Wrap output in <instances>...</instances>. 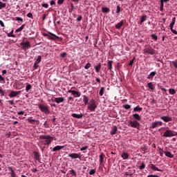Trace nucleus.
<instances>
[{
	"label": "nucleus",
	"instance_id": "f257e3e1",
	"mask_svg": "<svg viewBox=\"0 0 177 177\" xmlns=\"http://www.w3.org/2000/svg\"><path fill=\"white\" fill-rule=\"evenodd\" d=\"M39 139L40 140V143L43 145V146H49V145L52 143L54 138L50 135H41L39 137Z\"/></svg>",
	"mask_w": 177,
	"mask_h": 177
},
{
	"label": "nucleus",
	"instance_id": "f03ea898",
	"mask_svg": "<svg viewBox=\"0 0 177 177\" xmlns=\"http://www.w3.org/2000/svg\"><path fill=\"white\" fill-rule=\"evenodd\" d=\"M164 138H172L173 136H177V132L174 130L167 129L163 133Z\"/></svg>",
	"mask_w": 177,
	"mask_h": 177
},
{
	"label": "nucleus",
	"instance_id": "7ed1b4c3",
	"mask_svg": "<svg viewBox=\"0 0 177 177\" xmlns=\"http://www.w3.org/2000/svg\"><path fill=\"white\" fill-rule=\"evenodd\" d=\"M38 107H39L40 111H41V113H44V114H46V115L50 113V111L49 110V107H48L47 105H44L42 104H39Z\"/></svg>",
	"mask_w": 177,
	"mask_h": 177
},
{
	"label": "nucleus",
	"instance_id": "20e7f679",
	"mask_svg": "<svg viewBox=\"0 0 177 177\" xmlns=\"http://www.w3.org/2000/svg\"><path fill=\"white\" fill-rule=\"evenodd\" d=\"M48 36H47V39H51L52 41H55V39H59V41H62L63 39H62V37H59L58 36H57L56 35L50 32H48Z\"/></svg>",
	"mask_w": 177,
	"mask_h": 177
},
{
	"label": "nucleus",
	"instance_id": "39448f33",
	"mask_svg": "<svg viewBox=\"0 0 177 177\" xmlns=\"http://www.w3.org/2000/svg\"><path fill=\"white\" fill-rule=\"evenodd\" d=\"M144 53H148V55H156V50L151 47H147L143 50Z\"/></svg>",
	"mask_w": 177,
	"mask_h": 177
},
{
	"label": "nucleus",
	"instance_id": "423d86ee",
	"mask_svg": "<svg viewBox=\"0 0 177 177\" xmlns=\"http://www.w3.org/2000/svg\"><path fill=\"white\" fill-rule=\"evenodd\" d=\"M129 124L131 127V128H136L137 129H139L140 127V124L136 120L129 121Z\"/></svg>",
	"mask_w": 177,
	"mask_h": 177
},
{
	"label": "nucleus",
	"instance_id": "0eeeda50",
	"mask_svg": "<svg viewBox=\"0 0 177 177\" xmlns=\"http://www.w3.org/2000/svg\"><path fill=\"white\" fill-rule=\"evenodd\" d=\"M87 110H88L89 111L93 112L95 111L96 109H97V104H87Z\"/></svg>",
	"mask_w": 177,
	"mask_h": 177
},
{
	"label": "nucleus",
	"instance_id": "6e6552de",
	"mask_svg": "<svg viewBox=\"0 0 177 177\" xmlns=\"http://www.w3.org/2000/svg\"><path fill=\"white\" fill-rule=\"evenodd\" d=\"M20 45H21L22 46V49L24 50H26V49H29V48H31V45L30 44V41H22L21 42Z\"/></svg>",
	"mask_w": 177,
	"mask_h": 177
},
{
	"label": "nucleus",
	"instance_id": "1a4fd4ad",
	"mask_svg": "<svg viewBox=\"0 0 177 177\" xmlns=\"http://www.w3.org/2000/svg\"><path fill=\"white\" fill-rule=\"evenodd\" d=\"M158 125L160 127H161L162 125V122H161V121L153 122L151 123V126L150 127V128L151 129H154V128H157V127H158Z\"/></svg>",
	"mask_w": 177,
	"mask_h": 177
},
{
	"label": "nucleus",
	"instance_id": "9d476101",
	"mask_svg": "<svg viewBox=\"0 0 177 177\" xmlns=\"http://www.w3.org/2000/svg\"><path fill=\"white\" fill-rule=\"evenodd\" d=\"M68 93H72V95L74 96V97H80L81 96V92L75 91L73 90H68Z\"/></svg>",
	"mask_w": 177,
	"mask_h": 177
},
{
	"label": "nucleus",
	"instance_id": "9b49d317",
	"mask_svg": "<svg viewBox=\"0 0 177 177\" xmlns=\"http://www.w3.org/2000/svg\"><path fill=\"white\" fill-rule=\"evenodd\" d=\"M68 157L72 158V160H75V159H77V158H81V156H80V154L75 153H69Z\"/></svg>",
	"mask_w": 177,
	"mask_h": 177
},
{
	"label": "nucleus",
	"instance_id": "f8f14e48",
	"mask_svg": "<svg viewBox=\"0 0 177 177\" xmlns=\"http://www.w3.org/2000/svg\"><path fill=\"white\" fill-rule=\"evenodd\" d=\"M21 93V91H12L10 93L9 96H10V97H16V96H17V95H20Z\"/></svg>",
	"mask_w": 177,
	"mask_h": 177
},
{
	"label": "nucleus",
	"instance_id": "ddd939ff",
	"mask_svg": "<svg viewBox=\"0 0 177 177\" xmlns=\"http://www.w3.org/2000/svg\"><path fill=\"white\" fill-rule=\"evenodd\" d=\"M53 102H55V103H63L64 102V97H54Z\"/></svg>",
	"mask_w": 177,
	"mask_h": 177
},
{
	"label": "nucleus",
	"instance_id": "4468645a",
	"mask_svg": "<svg viewBox=\"0 0 177 177\" xmlns=\"http://www.w3.org/2000/svg\"><path fill=\"white\" fill-rule=\"evenodd\" d=\"M160 118L164 121L165 122H169V121H172V118L169 116H162Z\"/></svg>",
	"mask_w": 177,
	"mask_h": 177
},
{
	"label": "nucleus",
	"instance_id": "2eb2a0df",
	"mask_svg": "<svg viewBox=\"0 0 177 177\" xmlns=\"http://www.w3.org/2000/svg\"><path fill=\"white\" fill-rule=\"evenodd\" d=\"M64 147H66V145H57L53 149V151H59V150H62V149H64Z\"/></svg>",
	"mask_w": 177,
	"mask_h": 177
},
{
	"label": "nucleus",
	"instance_id": "dca6fc26",
	"mask_svg": "<svg viewBox=\"0 0 177 177\" xmlns=\"http://www.w3.org/2000/svg\"><path fill=\"white\" fill-rule=\"evenodd\" d=\"M156 74H157V72H156V71L151 72L149 75L147 77V80H153V78H154V77Z\"/></svg>",
	"mask_w": 177,
	"mask_h": 177
},
{
	"label": "nucleus",
	"instance_id": "f3484780",
	"mask_svg": "<svg viewBox=\"0 0 177 177\" xmlns=\"http://www.w3.org/2000/svg\"><path fill=\"white\" fill-rule=\"evenodd\" d=\"M151 169L152 171H158V172H161L162 170L158 169L154 164H151Z\"/></svg>",
	"mask_w": 177,
	"mask_h": 177
},
{
	"label": "nucleus",
	"instance_id": "a211bd4d",
	"mask_svg": "<svg viewBox=\"0 0 177 177\" xmlns=\"http://www.w3.org/2000/svg\"><path fill=\"white\" fill-rule=\"evenodd\" d=\"M72 117H73V118H82V117H84V114L80 113V114H77V113H73L72 114Z\"/></svg>",
	"mask_w": 177,
	"mask_h": 177
},
{
	"label": "nucleus",
	"instance_id": "6ab92c4d",
	"mask_svg": "<svg viewBox=\"0 0 177 177\" xmlns=\"http://www.w3.org/2000/svg\"><path fill=\"white\" fill-rule=\"evenodd\" d=\"M117 131H118L117 126H114L112 128V130L111 131L110 134L112 136L115 135L117 133Z\"/></svg>",
	"mask_w": 177,
	"mask_h": 177
},
{
	"label": "nucleus",
	"instance_id": "aec40b11",
	"mask_svg": "<svg viewBox=\"0 0 177 177\" xmlns=\"http://www.w3.org/2000/svg\"><path fill=\"white\" fill-rule=\"evenodd\" d=\"M147 20V15H142L141 17L140 21V24L142 25V24L145 23Z\"/></svg>",
	"mask_w": 177,
	"mask_h": 177
},
{
	"label": "nucleus",
	"instance_id": "412c9836",
	"mask_svg": "<svg viewBox=\"0 0 177 177\" xmlns=\"http://www.w3.org/2000/svg\"><path fill=\"white\" fill-rule=\"evenodd\" d=\"M121 157L123 158V160H128L129 154L127 152H124L121 154Z\"/></svg>",
	"mask_w": 177,
	"mask_h": 177
},
{
	"label": "nucleus",
	"instance_id": "4be33fe9",
	"mask_svg": "<svg viewBox=\"0 0 177 177\" xmlns=\"http://www.w3.org/2000/svg\"><path fill=\"white\" fill-rule=\"evenodd\" d=\"M94 68L96 73H99V71H100V69L102 68V64L99 63L97 66H94Z\"/></svg>",
	"mask_w": 177,
	"mask_h": 177
},
{
	"label": "nucleus",
	"instance_id": "5701e85b",
	"mask_svg": "<svg viewBox=\"0 0 177 177\" xmlns=\"http://www.w3.org/2000/svg\"><path fill=\"white\" fill-rule=\"evenodd\" d=\"M147 88L149 89H151V91H154V84H153V82H149L147 84Z\"/></svg>",
	"mask_w": 177,
	"mask_h": 177
},
{
	"label": "nucleus",
	"instance_id": "b1692460",
	"mask_svg": "<svg viewBox=\"0 0 177 177\" xmlns=\"http://www.w3.org/2000/svg\"><path fill=\"white\" fill-rule=\"evenodd\" d=\"M133 118H134V120H136V121H140V120L142 119L140 118V115H139V114L138 113L133 114Z\"/></svg>",
	"mask_w": 177,
	"mask_h": 177
},
{
	"label": "nucleus",
	"instance_id": "393cba45",
	"mask_svg": "<svg viewBox=\"0 0 177 177\" xmlns=\"http://www.w3.org/2000/svg\"><path fill=\"white\" fill-rule=\"evenodd\" d=\"M122 26H124V21H120L115 25V28L119 30V28H120Z\"/></svg>",
	"mask_w": 177,
	"mask_h": 177
},
{
	"label": "nucleus",
	"instance_id": "a878e982",
	"mask_svg": "<svg viewBox=\"0 0 177 177\" xmlns=\"http://www.w3.org/2000/svg\"><path fill=\"white\" fill-rule=\"evenodd\" d=\"M83 102L86 105L89 104V99L86 95H83Z\"/></svg>",
	"mask_w": 177,
	"mask_h": 177
},
{
	"label": "nucleus",
	"instance_id": "bb28decb",
	"mask_svg": "<svg viewBox=\"0 0 177 177\" xmlns=\"http://www.w3.org/2000/svg\"><path fill=\"white\" fill-rule=\"evenodd\" d=\"M33 154L35 160H37V161H39V153H38L37 151H34Z\"/></svg>",
	"mask_w": 177,
	"mask_h": 177
},
{
	"label": "nucleus",
	"instance_id": "cd10ccee",
	"mask_svg": "<svg viewBox=\"0 0 177 177\" xmlns=\"http://www.w3.org/2000/svg\"><path fill=\"white\" fill-rule=\"evenodd\" d=\"M142 110H143V108H142L139 105H138L137 106L134 107V109L133 110V113L136 112V111H142Z\"/></svg>",
	"mask_w": 177,
	"mask_h": 177
},
{
	"label": "nucleus",
	"instance_id": "c85d7f7f",
	"mask_svg": "<svg viewBox=\"0 0 177 177\" xmlns=\"http://www.w3.org/2000/svg\"><path fill=\"white\" fill-rule=\"evenodd\" d=\"M102 13H109V12H110V8H109L107 7H103L102 8Z\"/></svg>",
	"mask_w": 177,
	"mask_h": 177
},
{
	"label": "nucleus",
	"instance_id": "c756f323",
	"mask_svg": "<svg viewBox=\"0 0 177 177\" xmlns=\"http://www.w3.org/2000/svg\"><path fill=\"white\" fill-rule=\"evenodd\" d=\"M24 27H26L25 24L21 25L18 29L15 30V32H20V31H23Z\"/></svg>",
	"mask_w": 177,
	"mask_h": 177
},
{
	"label": "nucleus",
	"instance_id": "7c9ffc66",
	"mask_svg": "<svg viewBox=\"0 0 177 177\" xmlns=\"http://www.w3.org/2000/svg\"><path fill=\"white\" fill-rule=\"evenodd\" d=\"M165 154L166 157H169V158H174V155L171 153L169 151H165Z\"/></svg>",
	"mask_w": 177,
	"mask_h": 177
},
{
	"label": "nucleus",
	"instance_id": "2f4dec72",
	"mask_svg": "<svg viewBox=\"0 0 177 177\" xmlns=\"http://www.w3.org/2000/svg\"><path fill=\"white\" fill-rule=\"evenodd\" d=\"M30 89H32V86L30 84H27V85L26 86V91L30 92Z\"/></svg>",
	"mask_w": 177,
	"mask_h": 177
},
{
	"label": "nucleus",
	"instance_id": "473e14b6",
	"mask_svg": "<svg viewBox=\"0 0 177 177\" xmlns=\"http://www.w3.org/2000/svg\"><path fill=\"white\" fill-rule=\"evenodd\" d=\"M104 157H106V156L103 153H102L100 155V164H102L103 162V160H104Z\"/></svg>",
	"mask_w": 177,
	"mask_h": 177
},
{
	"label": "nucleus",
	"instance_id": "72a5a7b5",
	"mask_svg": "<svg viewBox=\"0 0 177 177\" xmlns=\"http://www.w3.org/2000/svg\"><path fill=\"white\" fill-rule=\"evenodd\" d=\"M107 66H108V70H111V68H113V61H109Z\"/></svg>",
	"mask_w": 177,
	"mask_h": 177
},
{
	"label": "nucleus",
	"instance_id": "f704fd0d",
	"mask_svg": "<svg viewBox=\"0 0 177 177\" xmlns=\"http://www.w3.org/2000/svg\"><path fill=\"white\" fill-rule=\"evenodd\" d=\"M41 59H42V57H41V55H38L35 63H36V64H39V62H41Z\"/></svg>",
	"mask_w": 177,
	"mask_h": 177
},
{
	"label": "nucleus",
	"instance_id": "c9c22d12",
	"mask_svg": "<svg viewBox=\"0 0 177 177\" xmlns=\"http://www.w3.org/2000/svg\"><path fill=\"white\" fill-rule=\"evenodd\" d=\"M103 93H104V87H101L99 92L100 96H103Z\"/></svg>",
	"mask_w": 177,
	"mask_h": 177
},
{
	"label": "nucleus",
	"instance_id": "e433bc0d",
	"mask_svg": "<svg viewBox=\"0 0 177 177\" xmlns=\"http://www.w3.org/2000/svg\"><path fill=\"white\" fill-rule=\"evenodd\" d=\"M28 122H30V124H32V122H38V120L35 119H31V118H28Z\"/></svg>",
	"mask_w": 177,
	"mask_h": 177
},
{
	"label": "nucleus",
	"instance_id": "4c0bfd02",
	"mask_svg": "<svg viewBox=\"0 0 177 177\" xmlns=\"http://www.w3.org/2000/svg\"><path fill=\"white\" fill-rule=\"evenodd\" d=\"M169 93H170V95H175V93H176V91H175V89L174 88H169Z\"/></svg>",
	"mask_w": 177,
	"mask_h": 177
},
{
	"label": "nucleus",
	"instance_id": "58836bf2",
	"mask_svg": "<svg viewBox=\"0 0 177 177\" xmlns=\"http://www.w3.org/2000/svg\"><path fill=\"white\" fill-rule=\"evenodd\" d=\"M3 8H6V3L0 1V10L1 9H3Z\"/></svg>",
	"mask_w": 177,
	"mask_h": 177
},
{
	"label": "nucleus",
	"instance_id": "ea45409f",
	"mask_svg": "<svg viewBox=\"0 0 177 177\" xmlns=\"http://www.w3.org/2000/svg\"><path fill=\"white\" fill-rule=\"evenodd\" d=\"M151 38H152V39H153V41H157V39H158V37H157V35L152 34L151 35Z\"/></svg>",
	"mask_w": 177,
	"mask_h": 177
},
{
	"label": "nucleus",
	"instance_id": "a19ab883",
	"mask_svg": "<svg viewBox=\"0 0 177 177\" xmlns=\"http://www.w3.org/2000/svg\"><path fill=\"white\" fill-rule=\"evenodd\" d=\"M145 168H146V165L145 163H142L140 166H139V169H140L141 171L142 169H145Z\"/></svg>",
	"mask_w": 177,
	"mask_h": 177
},
{
	"label": "nucleus",
	"instance_id": "79ce46f5",
	"mask_svg": "<svg viewBox=\"0 0 177 177\" xmlns=\"http://www.w3.org/2000/svg\"><path fill=\"white\" fill-rule=\"evenodd\" d=\"M96 174V169H93L89 171V175H95Z\"/></svg>",
	"mask_w": 177,
	"mask_h": 177
},
{
	"label": "nucleus",
	"instance_id": "37998d69",
	"mask_svg": "<svg viewBox=\"0 0 177 177\" xmlns=\"http://www.w3.org/2000/svg\"><path fill=\"white\" fill-rule=\"evenodd\" d=\"M171 64L174 65V68H177V59L174 60V61H172L171 62Z\"/></svg>",
	"mask_w": 177,
	"mask_h": 177
},
{
	"label": "nucleus",
	"instance_id": "c03bdc74",
	"mask_svg": "<svg viewBox=\"0 0 177 177\" xmlns=\"http://www.w3.org/2000/svg\"><path fill=\"white\" fill-rule=\"evenodd\" d=\"M8 37H12V38H15L16 36L13 35V30H12L10 33H8Z\"/></svg>",
	"mask_w": 177,
	"mask_h": 177
},
{
	"label": "nucleus",
	"instance_id": "a18cd8bd",
	"mask_svg": "<svg viewBox=\"0 0 177 177\" xmlns=\"http://www.w3.org/2000/svg\"><path fill=\"white\" fill-rule=\"evenodd\" d=\"M70 174H72L73 176H77V173L75 172V170H74V169L70 170Z\"/></svg>",
	"mask_w": 177,
	"mask_h": 177
},
{
	"label": "nucleus",
	"instance_id": "49530a36",
	"mask_svg": "<svg viewBox=\"0 0 177 177\" xmlns=\"http://www.w3.org/2000/svg\"><path fill=\"white\" fill-rule=\"evenodd\" d=\"M121 12V6H117V8H116V13L118 14Z\"/></svg>",
	"mask_w": 177,
	"mask_h": 177
},
{
	"label": "nucleus",
	"instance_id": "de8ad7c7",
	"mask_svg": "<svg viewBox=\"0 0 177 177\" xmlns=\"http://www.w3.org/2000/svg\"><path fill=\"white\" fill-rule=\"evenodd\" d=\"M123 107L126 110H129V109H131V105H129V104H124V105H123Z\"/></svg>",
	"mask_w": 177,
	"mask_h": 177
},
{
	"label": "nucleus",
	"instance_id": "09e8293b",
	"mask_svg": "<svg viewBox=\"0 0 177 177\" xmlns=\"http://www.w3.org/2000/svg\"><path fill=\"white\" fill-rule=\"evenodd\" d=\"M91 63H88L85 66H84V68L85 70H88V68H91Z\"/></svg>",
	"mask_w": 177,
	"mask_h": 177
},
{
	"label": "nucleus",
	"instance_id": "8fccbe9b",
	"mask_svg": "<svg viewBox=\"0 0 177 177\" xmlns=\"http://www.w3.org/2000/svg\"><path fill=\"white\" fill-rule=\"evenodd\" d=\"M135 61V57L132 59V60H131L130 61V62H129V66H130V67H132V66H133V62Z\"/></svg>",
	"mask_w": 177,
	"mask_h": 177
},
{
	"label": "nucleus",
	"instance_id": "3c124183",
	"mask_svg": "<svg viewBox=\"0 0 177 177\" xmlns=\"http://www.w3.org/2000/svg\"><path fill=\"white\" fill-rule=\"evenodd\" d=\"M160 12H162L164 10V3H160Z\"/></svg>",
	"mask_w": 177,
	"mask_h": 177
},
{
	"label": "nucleus",
	"instance_id": "603ef678",
	"mask_svg": "<svg viewBox=\"0 0 177 177\" xmlns=\"http://www.w3.org/2000/svg\"><path fill=\"white\" fill-rule=\"evenodd\" d=\"M88 146H85V147H82V148H80V151H84L85 150H86L88 149Z\"/></svg>",
	"mask_w": 177,
	"mask_h": 177
},
{
	"label": "nucleus",
	"instance_id": "864d4df0",
	"mask_svg": "<svg viewBox=\"0 0 177 177\" xmlns=\"http://www.w3.org/2000/svg\"><path fill=\"white\" fill-rule=\"evenodd\" d=\"M57 3L58 5H63V3H64V0H58Z\"/></svg>",
	"mask_w": 177,
	"mask_h": 177
},
{
	"label": "nucleus",
	"instance_id": "5fc2aeb1",
	"mask_svg": "<svg viewBox=\"0 0 177 177\" xmlns=\"http://www.w3.org/2000/svg\"><path fill=\"white\" fill-rule=\"evenodd\" d=\"M7 103H9V104H10L11 106H13V104H15V101L8 100V101H7Z\"/></svg>",
	"mask_w": 177,
	"mask_h": 177
},
{
	"label": "nucleus",
	"instance_id": "6e6d98bb",
	"mask_svg": "<svg viewBox=\"0 0 177 177\" xmlns=\"http://www.w3.org/2000/svg\"><path fill=\"white\" fill-rule=\"evenodd\" d=\"M27 17H30V19H32L33 18L32 13L31 12L28 13Z\"/></svg>",
	"mask_w": 177,
	"mask_h": 177
},
{
	"label": "nucleus",
	"instance_id": "4d7b16f0",
	"mask_svg": "<svg viewBox=\"0 0 177 177\" xmlns=\"http://www.w3.org/2000/svg\"><path fill=\"white\" fill-rule=\"evenodd\" d=\"M88 103H90L91 104H96V101H95V100H93V99H91L90 100V102H88Z\"/></svg>",
	"mask_w": 177,
	"mask_h": 177
},
{
	"label": "nucleus",
	"instance_id": "13d9d810",
	"mask_svg": "<svg viewBox=\"0 0 177 177\" xmlns=\"http://www.w3.org/2000/svg\"><path fill=\"white\" fill-rule=\"evenodd\" d=\"M174 26H175V22H171L169 25L170 30H172V28H174Z\"/></svg>",
	"mask_w": 177,
	"mask_h": 177
},
{
	"label": "nucleus",
	"instance_id": "bf43d9fd",
	"mask_svg": "<svg viewBox=\"0 0 177 177\" xmlns=\"http://www.w3.org/2000/svg\"><path fill=\"white\" fill-rule=\"evenodd\" d=\"M42 6H43V8H46V9H48V8H49V4H48V3H43Z\"/></svg>",
	"mask_w": 177,
	"mask_h": 177
},
{
	"label": "nucleus",
	"instance_id": "052dcab7",
	"mask_svg": "<svg viewBox=\"0 0 177 177\" xmlns=\"http://www.w3.org/2000/svg\"><path fill=\"white\" fill-rule=\"evenodd\" d=\"M9 171H11V174L15 175V171L12 167H8Z\"/></svg>",
	"mask_w": 177,
	"mask_h": 177
},
{
	"label": "nucleus",
	"instance_id": "680f3d73",
	"mask_svg": "<svg viewBox=\"0 0 177 177\" xmlns=\"http://www.w3.org/2000/svg\"><path fill=\"white\" fill-rule=\"evenodd\" d=\"M16 20H17V21H21V22H23V19H22L21 17H17L16 18Z\"/></svg>",
	"mask_w": 177,
	"mask_h": 177
},
{
	"label": "nucleus",
	"instance_id": "e2e57ef3",
	"mask_svg": "<svg viewBox=\"0 0 177 177\" xmlns=\"http://www.w3.org/2000/svg\"><path fill=\"white\" fill-rule=\"evenodd\" d=\"M61 57H66V56H67V53H62L60 54Z\"/></svg>",
	"mask_w": 177,
	"mask_h": 177
},
{
	"label": "nucleus",
	"instance_id": "0e129e2a",
	"mask_svg": "<svg viewBox=\"0 0 177 177\" xmlns=\"http://www.w3.org/2000/svg\"><path fill=\"white\" fill-rule=\"evenodd\" d=\"M81 20H82V15H79L77 19V21H81Z\"/></svg>",
	"mask_w": 177,
	"mask_h": 177
},
{
	"label": "nucleus",
	"instance_id": "69168bd1",
	"mask_svg": "<svg viewBox=\"0 0 177 177\" xmlns=\"http://www.w3.org/2000/svg\"><path fill=\"white\" fill-rule=\"evenodd\" d=\"M170 30H171V32H173V34H175V35H177V31L176 30H174V28L170 29Z\"/></svg>",
	"mask_w": 177,
	"mask_h": 177
},
{
	"label": "nucleus",
	"instance_id": "338daca9",
	"mask_svg": "<svg viewBox=\"0 0 177 177\" xmlns=\"http://www.w3.org/2000/svg\"><path fill=\"white\" fill-rule=\"evenodd\" d=\"M17 114H18V115H24V111H21L18 112Z\"/></svg>",
	"mask_w": 177,
	"mask_h": 177
},
{
	"label": "nucleus",
	"instance_id": "774afa93",
	"mask_svg": "<svg viewBox=\"0 0 177 177\" xmlns=\"http://www.w3.org/2000/svg\"><path fill=\"white\" fill-rule=\"evenodd\" d=\"M147 177H159V176L157 175L150 174V175H148Z\"/></svg>",
	"mask_w": 177,
	"mask_h": 177
}]
</instances>
